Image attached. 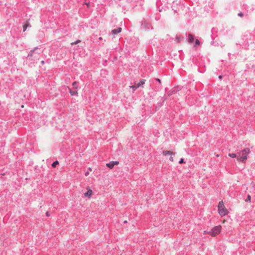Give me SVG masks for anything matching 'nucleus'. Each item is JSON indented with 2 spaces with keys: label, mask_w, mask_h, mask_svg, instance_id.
Masks as SVG:
<instances>
[{
  "label": "nucleus",
  "mask_w": 255,
  "mask_h": 255,
  "mask_svg": "<svg viewBox=\"0 0 255 255\" xmlns=\"http://www.w3.org/2000/svg\"><path fill=\"white\" fill-rule=\"evenodd\" d=\"M209 234V232H207L204 231V234Z\"/></svg>",
  "instance_id": "nucleus-23"
},
{
  "label": "nucleus",
  "mask_w": 255,
  "mask_h": 255,
  "mask_svg": "<svg viewBox=\"0 0 255 255\" xmlns=\"http://www.w3.org/2000/svg\"><path fill=\"white\" fill-rule=\"evenodd\" d=\"M162 154L164 156L170 155V157L169 158V160L171 162L174 161V158L172 156L174 155L175 154V153L171 151H168V150H165V151H163Z\"/></svg>",
  "instance_id": "nucleus-4"
},
{
  "label": "nucleus",
  "mask_w": 255,
  "mask_h": 255,
  "mask_svg": "<svg viewBox=\"0 0 255 255\" xmlns=\"http://www.w3.org/2000/svg\"><path fill=\"white\" fill-rule=\"evenodd\" d=\"M221 229L222 226L221 225L215 226L212 229L211 232H209V234L212 237H215L220 233Z\"/></svg>",
  "instance_id": "nucleus-3"
},
{
  "label": "nucleus",
  "mask_w": 255,
  "mask_h": 255,
  "mask_svg": "<svg viewBox=\"0 0 255 255\" xmlns=\"http://www.w3.org/2000/svg\"><path fill=\"white\" fill-rule=\"evenodd\" d=\"M200 45V42L198 39H196L195 40V46H198Z\"/></svg>",
  "instance_id": "nucleus-16"
},
{
  "label": "nucleus",
  "mask_w": 255,
  "mask_h": 255,
  "mask_svg": "<svg viewBox=\"0 0 255 255\" xmlns=\"http://www.w3.org/2000/svg\"><path fill=\"white\" fill-rule=\"evenodd\" d=\"M129 88H131L132 89L133 91H134L137 88L136 87V84H135L134 85H132L131 86H129Z\"/></svg>",
  "instance_id": "nucleus-11"
},
{
  "label": "nucleus",
  "mask_w": 255,
  "mask_h": 255,
  "mask_svg": "<svg viewBox=\"0 0 255 255\" xmlns=\"http://www.w3.org/2000/svg\"><path fill=\"white\" fill-rule=\"evenodd\" d=\"M238 15L240 17H242L243 16V13L242 12L239 13Z\"/></svg>",
  "instance_id": "nucleus-20"
},
{
  "label": "nucleus",
  "mask_w": 255,
  "mask_h": 255,
  "mask_svg": "<svg viewBox=\"0 0 255 255\" xmlns=\"http://www.w3.org/2000/svg\"><path fill=\"white\" fill-rule=\"evenodd\" d=\"M226 222V220H224L222 221V223H223V224H224V223H225Z\"/></svg>",
  "instance_id": "nucleus-22"
},
{
  "label": "nucleus",
  "mask_w": 255,
  "mask_h": 255,
  "mask_svg": "<svg viewBox=\"0 0 255 255\" xmlns=\"http://www.w3.org/2000/svg\"><path fill=\"white\" fill-rule=\"evenodd\" d=\"M122 31V28L119 27L117 29H114L112 31V33L113 34H117L118 33L121 32Z\"/></svg>",
  "instance_id": "nucleus-7"
},
{
  "label": "nucleus",
  "mask_w": 255,
  "mask_h": 255,
  "mask_svg": "<svg viewBox=\"0 0 255 255\" xmlns=\"http://www.w3.org/2000/svg\"><path fill=\"white\" fill-rule=\"evenodd\" d=\"M119 164V161H111L109 163L106 164V166L110 168V169H112L115 165H117Z\"/></svg>",
  "instance_id": "nucleus-5"
},
{
  "label": "nucleus",
  "mask_w": 255,
  "mask_h": 255,
  "mask_svg": "<svg viewBox=\"0 0 255 255\" xmlns=\"http://www.w3.org/2000/svg\"><path fill=\"white\" fill-rule=\"evenodd\" d=\"M156 80H157L158 82H159V83H160V82H160V79H156Z\"/></svg>",
  "instance_id": "nucleus-24"
},
{
  "label": "nucleus",
  "mask_w": 255,
  "mask_h": 255,
  "mask_svg": "<svg viewBox=\"0 0 255 255\" xmlns=\"http://www.w3.org/2000/svg\"><path fill=\"white\" fill-rule=\"evenodd\" d=\"M218 211L219 214L222 217L226 216L229 213V211L225 206L223 201H220L218 204Z\"/></svg>",
  "instance_id": "nucleus-2"
},
{
  "label": "nucleus",
  "mask_w": 255,
  "mask_h": 255,
  "mask_svg": "<svg viewBox=\"0 0 255 255\" xmlns=\"http://www.w3.org/2000/svg\"><path fill=\"white\" fill-rule=\"evenodd\" d=\"M145 80H141L138 83H137V84H136V87L137 88H138L140 86L143 85L144 83H145Z\"/></svg>",
  "instance_id": "nucleus-8"
},
{
  "label": "nucleus",
  "mask_w": 255,
  "mask_h": 255,
  "mask_svg": "<svg viewBox=\"0 0 255 255\" xmlns=\"http://www.w3.org/2000/svg\"><path fill=\"white\" fill-rule=\"evenodd\" d=\"M251 197L250 195H248L247 199L246 200V202L250 201H251Z\"/></svg>",
  "instance_id": "nucleus-18"
},
{
  "label": "nucleus",
  "mask_w": 255,
  "mask_h": 255,
  "mask_svg": "<svg viewBox=\"0 0 255 255\" xmlns=\"http://www.w3.org/2000/svg\"><path fill=\"white\" fill-rule=\"evenodd\" d=\"M250 153V149L249 148H245L243 150L238 153L239 157L237 160L245 162L248 159V155Z\"/></svg>",
  "instance_id": "nucleus-1"
},
{
  "label": "nucleus",
  "mask_w": 255,
  "mask_h": 255,
  "mask_svg": "<svg viewBox=\"0 0 255 255\" xmlns=\"http://www.w3.org/2000/svg\"><path fill=\"white\" fill-rule=\"evenodd\" d=\"M70 93L71 94V95L72 96L75 95V94H76V95L78 94V92L77 91H76V92L72 91L71 90H70Z\"/></svg>",
  "instance_id": "nucleus-13"
},
{
  "label": "nucleus",
  "mask_w": 255,
  "mask_h": 255,
  "mask_svg": "<svg viewBox=\"0 0 255 255\" xmlns=\"http://www.w3.org/2000/svg\"><path fill=\"white\" fill-rule=\"evenodd\" d=\"M46 216H49V212H47L46 213Z\"/></svg>",
  "instance_id": "nucleus-21"
},
{
  "label": "nucleus",
  "mask_w": 255,
  "mask_h": 255,
  "mask_svg": "<svg viewBox=\"0 0 255 255\" xmlns=\"http://www.w3.org/2000/svg\"><path fill=\"white\" fill-rule=\"evenodd\" d=\"M189 41L190 42H192L194 40V37L192 34H189Z\"/></svg>",
  "instance_id": "nucleus-9"
},
{
  "label": "nucleus",
  "mask_w": 255,
  "mask_h": 255,
  "mask_svg": "<svg viewBox=\"0 0 255 255\" xmlns=\"http://www.w3.org/2000/svg\"><path fill=\"white\" fill-rule=\"evenodd\" d=\"M59 164V162L58 161H55V162H54L52 164V166L54 168L57 165Z\"/></svg>",
  "instance_id": "nucleus-10"
},
{
  "label": "nucleus",
  "mask_w": 255,
  "mask_h": 255,
  "mask_svg": "<svg viewBox=\"0 0 255 255\" xmlns=\"http://www.w3.org/2000/svg\"><path fill=\"white\" fill-rule=\"evenodd\" d=\"M29 26V24L28 23H26L23 26V31H25L27 28V27Z\"/></svg>",
  "instance_id": "nucleus-12"
},
{
  "label": "nucleus",
  "mask_w": 255,
  "mask_h": 255,
  "mask_svg": "<svg viewBox=\"0 0 255 255\" xmlns=\"http://www.w3.org/2000/svg\"><path fill=\"white\" fill-rule=\"evenodd\" d=\"M179 163L180 164H182L183 163H184V160L183 158L181 159L179 161Z\"/></svg>",
  "instance_id": "nucleus-19"
},
{
  "label": "nucleus",
  "mask_w": 255,
  "mask_h": 255,
  "mask_svg": "<svg viewBox=\"0 0 255 255\" xmlns=\"http://www.w3.org/2000/svg\"><path fill=\"white\" fill-rule=\"evenodd\" d=\"M228 155L232 158H235L236 157V154L235 153H229Z\"/></svg>",
  "instance_id": "nucleus-14"
},
{
  "label": "nucleus",
  "mask_w": 255,
  "mask_h": 255,
  "mask_svg": "<svg viewBox=\"0 0 255 255\" xmlns=\"http://www.w3.org/2000/svg\"><path fill=\"white\" fill-rule=\"evenodd\" d=\"M88 191L85 193L84 196L90 198L93 194V191L90 188H87Z\"/></svg>",
  "instance_id": "nucleus-6"
},
{
  "label": "nucleus",
  "mask_w": 255,
  "mask_h": 255,
  "mask_svg": "<svg viewBox=\"0 0 255 255\" xmlns=\"http://www.w3.org/2000/svg\"><path fill=\"white\" fill-rule=\"evenodd\" d=\"M80 42H81V40H77V41H75V42H72V43H71V45H73V44H78V43H80Z\"/></svg>",
  "instance_id": "nucleus-15"
},
{
  "label": "nucleus",
  "mask_w": 255,
  "mask_h": 255,
  "mask_svg": "<svg viewBox=\"0 0 255 255\" xmlns=\"http://www.w3.org/2000/svg\"><path fill=\"white\" fill-rule=\"evenodd\" d=\"M72 85L73 87H74L76 89L78 88V87L77 86V82H74L73 83Z\"/></svg>",
  "instance_id": "nucleus-17"
}]
</instances>
